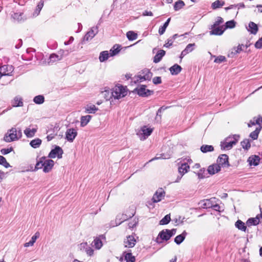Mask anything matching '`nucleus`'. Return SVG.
I'll return each instance as SVG.
<instances>
[{
	"mask_svg": "<svg viewBox=\"0 0 262 262\" xmlns=\"http://www.w3.org/2000/svg\"><path fill=\"white\" fill-rule=\"evenodd\" d=\"M127 94V89L126 86L118 84L112 90V97L115 99H120Z\"/></svg>",
	"mask_w": 262,
	"mask_h": 262,
	"instance_id": "nucleus-1",
	"label": "nucleus"
},
{
	"mask_svg": "<svg viewBox=\"0 0 262 262\" xmlns=\"http://www.w3.org/2000/svg\"><path fill=\"white\" fill-rule=\"evenodd\" d=\"M0 164L3 165L6 168H8L10 166V164L7 162L6 159L2 156H0Z\"/></svg>",
	"mask_w": 262,
	"mask_h": 262,
	"instance_id": "nucleus-52",
	"label": "nucleus"
},
{
	"mask_svg": "<svg viewBox=\"0 0 262 262\" xmlns=\"http://www.w3.org/2000/svg\"><path fill=\"white\" fill-rule=\"evenodd\" d=\"M111 57V54L108 51H102L100 53L99 59L100 62H104L108 59V58Z\"/></svg>",
	"mask_w": 262,
	"mask_h": 262,
	"instance_id": "nucleus-24",
	"label": "nucleus"
},
{
	"mask_svg": "<svg viewBox=\"0 0 262 262\" xmlns=\"http://www.w3.org/2000/svg\"><path fill=\"white\" fill-rule=\"evenodd\" d=\"M225 60H226V58L225 56H220L215 59L214 62L216 63H220L222 62L225 61Z\"/></svg>",
	"mask_w": 262,
	"mask_h": 262,
	"instance_id": "nucleus-57",
	"label": "nucleus"
},
{
	"mask_svg": "<svg viewBox=\"0 0 262 262\" xmlns=\"http://www.w3.org/2000/svg\"><path fill=\"white\" fill-rule=\"evenodd\" d=\"M137 34L134 31H129L127 32L126 36L129 40H134L137 38Z\"/></svg>",
	"mask_w": 262,
	"mask_h": 262,
	"instance_id": "nucleus-40",
	"label": "nucleus"
},
{
	"mask_svg": "<svg viewBox=\"0 0 262 262\" xmlns=\"http://www.w3.org/2000/svg\"><path fill=\"white\" fill-rule=\"evenodd\" d=\"M220 170L221 167L220 165L217 164H214L209 166L207 169L209 173L210 174H214L218 172Z\"/></svg>",
	"mask_w": 262,
	"mask_h": 262,
	"instance_id": "nucleus-21",
	"label": "nucleus"
},
{
	"mask_svg": "<svg viewBox=\"0 0 262 262\" xmlns=\"http://www.w3.org/2000/svg\"><path fill=\"white\" fill-rule=\"evenodd\" d=\"M191 163H192V160L191 159H188L187 163L184 162L182 163L181 166L179 167V171L180 173L182 174V176L188 171L189 169V164H190Z\"/></svg>",
	"mask_w": 262,
	"mask_h": 262,
	"instance_id": "nucleus-14",
	"label": "nucleus"
},
{
	"mask_svg": "<svg viewBox=\"0 0 262 262\" xmlns=\"http://www.w3.org/2000/svg\"><path fill=\"white\" fill-rule=\"evenodd\" d=\"M235 27V22L233 20L228 21L226 23V27H224L225 30L227 28H233Z\"/></svg>",
	"mask_w": 262,
	"mask_h": 262,
	"instance_id": "nucleus-55",
	"label": "nucleus"
},
{
	"mask_svg": "<svg viewBox=\"0 0 262 262\" xmlns=\"http://www.w3.org/2000/svg\"><path fill=\"white\" fill-rule=\"evenodd\" d=\"M124 257L126 262H135V258L132 256L130 253H126L125 254Z\"/></svg>",
	"mask_w": 262,
	"mask_h": 262,
	"instance_id": "nucleus-48",
	"label": "nucleus"
},
{
	"mask_svg": "<svg viewBox=\"0 0 262 262\" xmlns=\"http://www.w3.org/2000/svg\"><path fill=\"white\" fill-rule=\"evenodd\" d=\"M14 71V67L11 65H4L0 67V77L10 76Z\"/></svg>",
	"mask_w": 262,
	"mask_h": 262,
	"instance_id": "nucleus-7",
	"label": "nucleus"
},
{
	"mask_svg": "<svg viewBox=\"0 0 262 262\" xmlns=\"http://www.w3.org/2000/svg\"><path fill=\"white\" fill-rule=\"evenodd\" d=\"M174 40L171 38L170 37L167 39V41L165 43V44L164 45V47L166 48H169L170 46H172Z\"/></svg>",
	"mask_w": 262,
	"mask_h": 262,
	"instance_id": "nucleus-58",
	"label": "nucleus"
},
{
	"mask_svg": "<svg viewBox=\"0 0 262 262\" xmlns=\"http://www.w3.org/2000/svg\"><path fill=\"white\" fill-rule=\"evenodd\" d=\"M195 43H189L188 44L185 49L181 52L180 55V58L182 59L185 55L189 53L192 52L193 50V47L195 46Z\"/></svg>",
	"mask_w": 262,
	"mask_h": 262,
	"instance_id": "nucleus-20",
	"label": "nucleus"
},
{
	"mask_svg": "<svg viewBox=\"0 0 262 262\" xmlns=\"http://www.w3.org/2000/svg\"><path fill=\"white\" fill-rule=\"evenodd\" d=\"M184 6V2L183 1L179 0L174 3L173 8L175 11H178L182 9Z\"/></svg>",
	"mask_w": 262,
	"mask_h": 262,
	"instance_id": "nucleus-38",
	"label": "nucleus"
},
{
	"mask_svg": "<svg viewBox=\"0 0 262 262\" xmlns=\"http://www.w3.org/2000/svg\"><path fill=\"white\" fill-rule=\"evenodd\" d=\"M62 59L61 56H59L58 55L52 54L50 55L49 61H48V64H53L54 62H56L57 61L60 60Z\"/></svg>",
	"mask_w": 262,
	"mask_h": 262,
	"instance_id": "nucleus-33",
	"label": "nucleus"
},
{
	"mask_svg": "<svg viewBox=\"0 0 262 262\" xmlns=\"http://www.w3.org/2000/svg\"><path fill=\"white\" fill-rule=\"evenodd\" d=\"M170 221V216L169 214H167L160 221V225L167 224Z\"/></svg>",
	"mask_w": 262,
	"mask_h": 262,
	"instance_id": "nucleus-49",
	"label": "nucleus"
},
{
	"mask_svg": "<svg viewBox=\"0 0 262 262\" xmlns=\"http://www.w3.org/2000/svg\"><path fill=\"white\" fill-rule=\"evenodd\" d=\"M152 76V73L149 71V70L145 69L142 71L136 77L134 78V82L137 83L138 82H141L144 80H150Z\"/></svg>",
	"mask_w": 262,
	"mask_h": 262,
	"instance_id": "nucleus-4",
	"label": "nucleus"
},
{
	"mask_svg": "<svg viewBox=\"0 0 262 262\" xmlns=\"http://www.w3.org/2000/svg\"><path fill=\"white\" fill-rule=\"evenodd\" d=\"M43 6V2L40 1L37 6L36 9L33 13L34 16H37L39 15L41 9Z\"/></svg>",
	"mask_w": 262,
	"mask_h": 262,
	"instance_id": "nucleus-43",
	"label": "nucleus"
},
{
	"mask_svg": "<svg viewBox=\"0 0 262 262\" xmlns=\"http://www.w3.org/2000/svg\"><path fill=\"white\" fill-rule=\"evenodd\" d=\"M235 227L239 230L246 231L247 227L245 226V223L241 220H238L235 224Z\"/></svg>",
	"mask_w": 262,
	"mask_h": 262,
	"instance_id": "nucleus-37",
	"label": "nucleus"
},
{
	"mask_svg": "<svg viewBox=\"0 0 262 262\" xmlns=\"http://www.w3.org/2000/svg\"><path fill=\"white\" fill-rule=\"evenodd\" d=\"M93 246L97 249H99L102 246V241L98 238H95L93 242Z\"/></svg>",
	"mask_w": 262,
	"mask_h": 262,
	"instance_id": "nucleus-45",
	"label": "nucleus"
},
{
	"mask_svg": "<svg viewBox=\"0 0 262 262\" xmlns=\"http://www.w3.org/2000/svg\"><path fill=\"white\" fill-rule=\"evenodd\" d=\"M77 135V130L75 128H69L66 133V138L69 142H73Z\"/></svg>",
	"mask_w": 262,
	"mask_h": 262,
	"instance_id": "nucleus-12",
	"label": "nucleus"
},
{
	"mask_svg": "<svg viewBox=\"0 0 262 262\" xmlns=\"http://www.w3.org/2000/svg\"><path fill=\"white\" fill-rule=\"evenodd\" d=\"M223 23V19L221 17H217L216 20L213 25L211 26V28L218 27L221 24Z\"/></svg>",
	"mask_w": 262,
	"mask_h": 262,
	"instance_id": "nucleus-54",
	"label": "nucleus"
},
{
	"mask_svg": "<svg viewBox=\"0 0 262 262\" xmlns=\"http://www.w3.org/2000/svg\"><path fill=\"white\" fill-rule=\"evenodd\" d=\"M110 90L111 89L108 86H104L100 90L101 94L106 101L110 100L111 98H113L112 92H110Z\"/></svg>",
	"mask_w": 262,
	"mask_h": 262,
	"instance_id": "nucleus-16",
	"label": "nucleus"
},
{
	"mask_svg": "<svg viewBox=\"0 0 262 262\" xmlns=\"http://www.w3.org/2000/svg\"><path fill=\"white\" fill-rule=\"evenodd\" d=\"M239 138L237 135L230 136L221 143V146L222 149H230L234 145H235Z\"/></svg>",
	"mask_w": 262,
	"mask_h": 262,
	"instance_id": "nucleus-3",
	"label": "nucleus"
},
{
	"mask_svg": "<svg viewBox=\"0 0 262 262\" xmlns=\"http://www.w3.org/2000/svg\"><path fill=\"white\" fill-rule=\"evenodd\" d=\"M213 149V147L212 145H203L201 147V150L204 153L212 151Z\"/></svg>",
	"mask_w": 262,
	"mask_h": 262,
	"instance_id": "nucleus-44",
	"label": "nucleus"
},
{
	"mask_svg": "<svg viewBox=\"0 0 262 262\" xmlns=\"http://www.w3.org/2000/svg\"><path fill=\"white\" fill-rule=\"evenodd\" d=\"M152 82L154 84H159L161 83V79L160 77H155L152 79Z\"/></svg>",
	"mask_w": 262,
	"mask_h": 262,
	"instance_id": "nucleus-60",
	"label": "nucleus"
},
{
	"mask_svg": "<svg viewBox=\"0 0 262 262\" xmlns=\"http://www.w3.org/2000/svg\"><path fill=\"white\" fill-rule=\"evenodd\" d=\"M92 118L90 115H86L82 116L80 118V125L82 127L85 126L88 124Z\"/></svg>",
	"mask_w": 262,
	"mask_h": 262,
	"instance_id": "nucleus-31",
	"label": "nucleus"
},
{
	"mask_svg": "<svg viewBox=\"0 0 262 262\" xmlns=\"http://www.w3.org/2000/svg\"><path fill=\"white\" fill-rule=\"evenodd\" d=\"M215 198H213L210 199H206L201 201L200 204L201 206L204 208H211Z\"/></svg>",
	"mask_w": 262,
	"mask_h": 262,
	"instance_id": "nucleus-19",
	"label": "nucleus"
},
{
	"mask_svg": "<svg viewBox=\"0 0 262 262\" xmlns=\"http://www.w3.org/2000/svg\"><path fill=\"white\" fill-rule=\"evenodd\" d=\"M168 232L169 233V235H170V237H171L172 235H174L176 233V229H172L171 230L168 229Z\"/></svg>",
	"mask_w": 262,
	"mask_h": 262,
	"instance_id": "nucleus-63",
	"label": "nucleus"
},
{
	"mask_svg": "<svg viewBox=\"0 0 262 262\" xmlns=\"http://www.w3.org/2000/svg\"><path fill=\"white\" fill-rule=\"evenodd\" d=\"M166 109V108H164L163 107H160L158 111V112L157 113V116L156 117V119L157 120V121H159L161 119V113H162V111H164Z\"/></svg>",
	"mask_w": 262,
	"mask_h": 262,
	"instance_id": "nucleus-56",
	"label": "nucleus"
},
{
	"mask_svg": "<svg viewBox=\"0 0 262 262\" xmlns=\"http://www.w3.org/2000/svg\"><path fill=\"white\" fill-rule=\"evenodd\" d=\"M36 132L37 128H30L27 127L24 130V134L27 138H32L34 136Z\"/></svg>",
	"mask_w": 262,
	"mask_h": 262,
	"instance_id": "nucleus-23",
	"label": "nucleus"
},
{
	"mask_svg": "<svg viewBox=\"0 0 262 262\" xmlns=\"http://www.w3.org/2000/svg\"><path fill=\"white\" fill-rule=\"evenodd\" d=\"M137 223V222L135 220H134L132 221H130L128 223L129 228H133L134 227H135Z\"/></svg>",
	"mask_w": 262,
	"mask_h": 262,
	"instance_id": "nucleus-62",
	"label": "nucleus"
},
{
	"mask_svg": "<svg viewBox=\"0 0 262 262\" xmlns=\"http://www.w3.org/2000/svg\"><path fill=\"white\" fill-rule=\"evenodd\" d=\"M170 21V18H169L164 23V25L162 27H161L159 29V33L160 35H162L165 32L166 29L168 27L169 22Z\"/></svg>",
	"mask_w": 262,
	"mask_h": 262,
	"instance_id": "nucleus-41",
	"label": "nucleus"
},
{
	"mask_svg": "<svg viewBox=\"0 0 262 262\" xmlns=\"http://www.w3.org/2000/svg\"><path fill=\"white\" fill-rule=\"evenodd\" d=\"M13 18L17 20L18 21H24L26 19V18H24L23 16V13H15L12 15Z\"/></svg>",
	"mask_w": 262,
	"mask_h": 262,
	"instance_id": "nucleus-42",
	"label": "nucleus"
},
{
	"mask_svg": "<svg viewBox=\"0 0 262 262\" xmlns=\"http://www.w3.org/2000/svg\"><path fill=\"white\" fill-rule=\"evenodd\" d=\"M217 164L220 165L221 167H228L229 166L228 156L225 154L220 156L217 159Z\"/></svg>",
	"mask_w": 262,
	"mask_h": 262,
	"instance_id": "nucleus-13",
	"label": "nucleus"
},
{
	"mask_svg": "<svg viewBox=\"0 0 262 262\" xmlns=\"http://www.w3.org/2000/svg\"><path fill=\"white\" fill-rule=\"evenodd\" d=\"M259 223V220L258 217L255 218H250L248 220L246 224L248 226L258 225Z\"/></svg>",
	"mask_w": 262,
	"mask_h": 262,
	"instance_id": "nucleus-36",
	"label": "nucleus"
},
{
	"mask_svg": "<svg viewBox=\"0 0 262 262\" xmlns=\"http://www.w3.org/2000/svg\"><path fill=\"white\" fill-rule=\"evenodd\" d=\"M80 249H85V251L89 256H92L94 254V250L88 247L86 243H81L80 245Z\"/></svg>",
	"mask_w": 262,
	"mask_h": 262,
	"instance_id": "nucleus-22",
	"label": "nucleus"
},
{
	"mask_svg": "<svg viewBox=\"0 0 262 262\" xmlns=\"http://www.w3.org/2000/svg\"><path fill=\"white\" fill-rule=\"evenodd\" d=\"M241 145L243 148L247 150L251 146L250 141L248 139H245L244 141H243L241 142Z\"/></svg>",
	"mask_w": 262,
	"mask_h": 262,
	"instance_id": "nucleus-50",
	"label": "nucleus"
},
{
	"mask_svg": "<svg viewBox=\"0 0 262 262\" xmlns=\"http://www.w3.org/2000/svg\"><path fill=\"white\" fill-rule=\"evenodd\" d=\"M121 50V46L119 45H115L113 48L110 50L111 56H114L117 55Z\"/></svg>",
	"mask_w": 262,
	"mask_h": 262,
	"instance_id": "nucleus-30",
	"label": "nucleus"
},
{
	"mask_svg": "<svg viewBox=\"0 0 262 262\" xmlns=\"http://www.w3.org/2000/svg\"><path fill=\"white\" fill-rule=\"evenodd\" d=\"M136 243V240L133 235H129L124 241V245L127 248L133 247Z\"/></svg>",
	"mask_w": 262,
	"mask_h": 262,
	"instance_id": "nucleus-15",
	"label": "nucleus"
},
{
	"mask_svg": "<svg viewBox=\"0 0 262 262\" xmlns=\"http://www.w3.org/2000/svg\"><path fill=\"white\" fill-rule=\"evenodd\" d=\"M165 195V192L163 188H159L155 193L152 200L154 203L159 202L164 198Z\"/></svg>",
	"mask_w": 262,
	"mask_h": 262,
	"instance_id": "nucleus-9",
	"label": "nucleus"
},
{
	"mask_svg": "<svg viewBox=\"0 0 262 262\" xmlns=\"http://www.w3.org/2000/svg\"><path fill=\"white\" fill-rule=\"evenodd\" d=\"M259 130L260 129L256 128L254 131L251 133L250 134V137L253 140L256 139L258 137Z\"/></svg>",
	"mask_w": 262,
	"mask_h": 262,
	"instance_id": "nucleus-53",
	"label": "nucleus"
},
{
	"mask_svg": "<svg viewBox=\"0 0 262 262\" xmlns=\"http://www.w3.org/2000/svg\"><path fill=\"white\" fill-rule=\"evenodd\" d=\"M259 158L258 156H255L254 158H250L249 162L251 165H257L258 164Z\"/></svg>",
	"mask_w": 262,
	"mask_h": 262,
	"instance_id": "nucleus-51",
	"label": "nucleus"
},
{
	"mask_svg": "<svg viewBox=\"0 0 262 262\" xmlns=\"http://www.w3.org/2000/svg\"><path fill=\"white\" fill-rule=\"evenodd\" d=\"M22 136L21 130H17L15 128H12L8 131L4 136V140L7 142H10L17 140Z\"/></svg>",
	"mask_w": 262,
	"mask_h": 262,
	"instance_id": "nucleus-2",
	"label": "nucleus"
},
{
	"mask_svg": "<svg viewBox=\"0 0 262 262\" xmlns=\"http://www.w3.org/2000/svg\"><path fill=\"white\" fill-rule=\"evenodd\" d=\"M133 92L137 93L140 96L147 97L152 93V91L147 89L145 85H138L133 91Z\"/></svg>",
	"mask_w": 262,
	"mask_h": 262,
	"instance_id": "nucleus-6",
	"label": "nucleus"
},
{
	"mask_svg": "<svg viewBox=\"0 0 262 262\" xmlns=\"http://www.w3.org/2000/svg\"><path fill=\"white\" fill-rule=\"evenodd\" d=\"M13 107L22 106L23 102L21 97L19 96L15 97L11 102Z\"/></svg>",
	"mask_w": 262,
	"mask_h": 262,
	"instance_id": "nucleus-26",
	"label": "nucleus"
},
{
	"mask_svg": "<svg viewBox=\"0 0 262 262\" xmlns=\"http://www.w3.org/2000/svg\"><path fill=\"white\" fill-rule=\"evenodd\" d=\"M44 160H45V157H42L39 159V161H37V163L36 164L34 169L35 170H37L42 168H43Z\"/></svg>",
	"mask_w": 262,
	"mask_h": 262,
	"instance_id": "nucleus-39",
	"label": "nucleus"
},
{
	"mask_svg": "<svg viewBox=\"0 0 262 262\" xmlns=\"http://www.w3.org/2000/svg\"><path fill=\"white\" fill-rule=\"evenodd\" d=\"M42 142L41 139L39 138H36L35 139L32 140L30 142V145L31 147L34 148H38L40 146Z\"/></svg>",
	"mask_w": 262,
	"mask_h": 262,
	"instance_id": "nucleus-35",
	"label": "nucleus"
},
{
	"mask_svg": "<svg viewBox=\"0 0 262 262\" xmlns=\"http://www.w3.org/2000/svg\"><path fill=\"white\" fill-rule=\"evenodd\" d=\"M153 129L152 128L147 127V126H143L137 133L140 140H144L146 139L152 132Z\"/></svg>",
	"mask_w": 262,
	"mask_h": 262,
	"instance_id": "nucleus-5",
	"label": "nucleus"
},
{
	"mask_svg": "<svg viewBox=\"0 0 262 262\" xmlns=\"http://www.w3.org/2000/svg\"><path fill=\"white\" fill-rule=\"evenodd\" d=\"M181 67L177 64H174L169 69V71L172 75H177L181 71Z\"/></svg>",
	"mask_w": 262,
	"mask_h": 262,
	"instance_id": "nucleus-28",
	"label": "nucleus"
},
{
	"mask_svg": "<svg viewBox=\"0 0 262 262\" xmlns=\"http://www.w3.org/2000/svg\"><path fill=\"white\" fill-rule=\"evenodd\" d=\"M248 31L250 32L251 33L256 34L258 31V27L256 24L253 22H250L249 24V28Z\"/></svg>",
	"mask_w": 262,
	"mask_h": 262,
	"instance_id": "nucleus-29",
	"label": "nucleus"
},
{
	"mask_svg": "<svg viewBox=\"0 0 262 262\" xmlns=\"http://www.w3.org/2000/svg\"><path fill=\"white\" fill-rule=\"evenodd\" d=\"M43 164V172H48L50 171H51V169H52L54 165V162L52 160L47 159L45 157V160H44Z\"/></svg>",
	"mask_w": 262,
	"mask_h": 262,
	"instance_id": "nucleus-17",
	"label": "nucleus"
},
{
	"mask_svg": "<svg viewBox=\"0 0 262 262\" xmlns=\"http://www.w3.org/2000/svg\"><path fill=\"white\" fill-rule=\"evenodd\" d=\"M165 51L163 50H160L154 57V62L155 63L159 62L161 60L162 57L165 55Z\"/></svg>",
	"mask_w": 262,
	"mask_h": 262,
	"instance_id": "nucleus-34",
	"label": "nucleus"
},
{
	"mask_svg": "<svg viewBox=\"0 0 262 262\" xmlns=\"http://www.w3.org/2000/svg\"><path fill=\"white\" fill-rule=\"evenodd\" d=\"M40 234L38 232L35 233V234L32 237L31 239L29 242L26 243L24 244V246L25 247H28L29 246H32L36 240L39 237Z\"/></svg>",
	"mask_w": 262,
	"mask_h": 262,
	"instance_id": "nucleus-27",
	"label": "nucleus"
},
{
	"mask_svg": "<svg viewBox=\"0 0 262 262\" xmlns=\"http://www.w3.org/2000/svg\"><path fill=\"white\" fill-rule=\"evenodd\" d=\"M98 108L94 104H88L85 106V112L89 114H94Z\"/></svg>",
	"mask_w": 262,
	"mask_h": 262,
	"instance_id": "nucleus-25",
	"label": "nucleus"
},
{
	"mask_svg": "<svg viewBox=\"0 0 262 262\" xmlns=\"http://www.w3.org/2000/svg\"><path fill=\"white\" fill-rule=\"evenodd\" d=\"M98 27H93L88 31L83 38L82 42L89 41L91 40L98 33Z\"/></svg>",
	"mask_w": 262,
	"mask_h": 262,
	"instance_id": "nucleus-8",
	"label": "nucleus"
},
{
	"mask_svg": "<svg viewBox=\"0 0 262 262\" xmlns=\"http://www.w3.org/2000/svg\"><path fill=\"white\" fill-rule=\"evenodd\" d=\"M186 235V232L185 231H183L182 234L177 236L175 237L174 242L178 245L180 244L185 239Z\"/></svg>",
	"mask_w": 262,
	"mask_h": 262,
	"instance_id": "nucleus-32",
	"label": "nucleus"
},
{
	"mask_svg": "<svg viewBox=\"0 0 262 262\" xmlns=\"http://www.w3.org/2000/svg\"><path fill=\"white\" fill-rule=\"evenodd\" d=\"M170 238V235H169V233L168 232V229L163 230L161 231L157 239V242L159 243H161L163 241H167Z\"/></svg>",
	"mask_w": 262,
	"mask_h": 262,
	"instance_id": "nucleus-11",
	"label": "nucleus"
},
{
	"mask_svg": "<svg viewBox=\"0 0 262 262\" xmlns=\"http://www.w3.org/2000/svg\"><path fill=\"white\" fill-rule=\"evenodd\" d=\"M255 47L257 49L262 48V38H260L256 42Z\"/></svg>",
	"mask_w": 262,
	"mask_h": 262,
	"instance_id": "nucleus-59",
	"label": "nucleus"
},
{
	"mask_svg": "<svg viewBox=\"0 0 262 262\" xmlns=\"http://www.w3.org/2000/svg\"><path fill=\"white\" fill-rule=\"evenodd\" d=\"M224 5V2L221 1L217 0L212 4V8L213 9H216L223 6Z\"/></svg>",
	"mask_w": 262,
	"mask_h": 262,
	"instance_id": "nucleus-46",
	"label": "nucleus"
},
{
	"mask_svg": "<svg viewBox=\"0 0 262 262\" xmlns=\"http://www.w3.org/2000/svg\"><path fill=\"white\" fill-rule=\"evenodd\" d=\"M63 150L59 146H56L54 149H52L49 154L48 157L50 158H55L57 157L60 159L62 157Z\"/></svg>",
	"mask_w": 262,
	"mask_h": 262,
	"instance_id": "nucleus-10",
	"label": "nucleus"
},
{
	"mask_svg": "<svg viewBox=\"0 0 262 262\" xmlns=\"http://www.w3.org/2000/svg\"><path fill=\"white\" fill-rule=\"evenodd\" d=\"M33 101L36 104H42L44 102V97L42 95L35 96L33 99Z\"/></svg>",
	"mask_w": 262,
	"mask_h": 262,
	"instance_id": "nucleus-47",
	"label": "nucleus"
},
{
	"mask_svg": "<svg viewBox=\"0 0 262 262\" xmlns=\"http://www.w3.org/2000/svg\"><path fill=\"white\" fill-rule=\"evenodd\" d=\"M12 148H3L1 150V153L3 155H6L10 153L12 151Z\"/></svg>",
	"mask_w": 262,
	"mask_h": 262,
	"instance_id": "nucleus-61",
	"label": "nucleus"
},
{
	"mask_svg": "<svg viewBox=\"0 0 262 262\" xmlns=\"http://www.w3.org/2000/svg\"><path fill=\"white\" fill-rule=\"evenodd\" d=\"M211 29L212 30L209 32L210 35H221L225 30L224 26L216 27L213 28H211Z\"/></svg>",
	"mask_w": 262,
	"mask_h": 262,
	"instance_id": "nucleus-18",
	"label": "nucleus"
},
{
	"mask_svg": "<svg viewBox=\"0 0 262 262\" xmlns=\"http://www.w3.org/2000/svg\"><path fill=\"white\" fill-rule=\"evenodd\" d=\"M255 118L256 123L257 124H260L261 123H262V118L258 117V118Z\"/></svg>",
	"mask_w": 262,
	"mask_h": 262,
	"instance_id": "nucleus-64",
	"label": "nucleus"
}]
</instances>
